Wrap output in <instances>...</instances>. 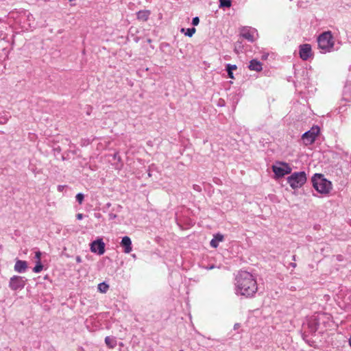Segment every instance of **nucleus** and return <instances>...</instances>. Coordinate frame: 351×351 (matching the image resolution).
I'll use <instances>...</instances> for the list:
<instances>
[{
	"label": "nucleus",
	"instance_id": "nucleus-32",
	"mask_svg": "<svg viewBox=\"0 0 351 351\" xmlns=\"http://www.w3.org/2000/svg\"><path fill=\"white\" fill-rule=\"evenodd\" d=\"M64 188V186L63 185H58V191L60 192H62Z\"/></svg>",
	"mask_w": 351,
	"mask_h": 351
},
{
	"label": "nucleus",
	"instance_id": "nucleus-37",
	"mask_svg": "<svg viewBox=\"0 0 351 351\" xmlns=\"http://www.w3.org/2000/svg\"><path fill=\"white\" fill-rule=\"evenodd\" d=\"M292 259H293V261H295V255L292 256Z\"/></svg>",
	"mask_w": 351,
	"mask_h": 351
},
{
	"label": "nucleus",
	"instance_id": "nucleus-6",
	"mask_svg": "<svg viewBox=\"0 0 351 351\" xmlns=\"http://www.w3.org/2000/svg\"><path fill=\"white\" fill-rule=\"evenodd\" d=\"M272 170L276 177L282 178L287 174H290L292 169L289 164L284 162H279L272 166Z\"/></svg>",
	"mask_w": 351,
	"mask_h": 351
},
{
	"label": "nucleus",
	"instance_id": "nucleus-13",
	"mask_svg": "<svg viewBox=\"0 0 351 351\" xmlns=\"http://www.w3.org/2000/svg\"><path fill=\"white\" fill-rule=\"evenodd\" d=\"M150 14L151 12L148 10H140L136 12V19L140 21L145 22L149 19Z\"/></svg>",
	"mask_w": 351,
	"mask_h": 351
},
{
	"label": "nucleus",
	"instance_id": "nucleus-8",
	"mask_svg": "<svg viewBox=\"0 0 351 351\" xmlns=\"http://www.w3.org/2000/svg\"><path fill=\"white\" fill-rule=\"evenodd\" d=\"M26 280L24 277L14 276L10 280L9 287L14 291L22 289L26 284Z\"/></svg>",
	"mask_w": 351,
	"mask_h": 351
},
{
	"label": "nucleus",
	"instance_id": "nucleus-25",
	"mask_svg": "<svg viewBox=\"0 0 351 351\" xmlns=\"http://www.w3.org/2000/svg\"><path fill=\"white\" fill-rule=\"evenodd\" d=\"M43 269V265H42L40 261H37L36 265L33 268V271L35 273L40 272Z\"/></svg>",
	"mask_w": 351,
	"mask_h": 351
},
{
	"label": "nucleus",
	"instance_id": "nucleus-35",
	"mask_svg": "<svg viewBox=\"0 0 351 351\" xmlns=\"http://www.w3.org/2000/svg\"><path fill=\"white\" fill-rule=\"evenodd\" d=\"M289 265H290L291 267H292L295 268V267H296V263H291L289 264Z\"/></svg>",
	"mask_w": 351,
	"mask_h": 351
},
{
	"label": "nucleus",
	"instance_id": "nucleus-1",
	"mask_svg": "<svg viewBox=\"0 0 351 351\" xmlns=\"http://www.w3.org/2000/svg\"><path fill=\"white\" fill-rule=\"evenodd\" d=\"M235 293L245 298H250L257 291V282L250 273L241 271L235 278Z\"/></svg>",
	"mask_w": 351,
	"mask_h": 351
},
{
	"label": "nucleus",
	"instance_id": "nucleus-34",
	"mask_svg": "<svg viewBox=\"0 0 351 351\" xmlns=\"http://www.w3.org/2000/svg\"><path fill=\"white\" fill-rule=\"evenodd\" d=\"M239 327H240V324H238V323L235 324L234 326V330L238 329Z\"/></svg>",
	"mask_w": 351,
	"mask_h": 351
},
{
	"label": "nucleus",
	"instance_id": "nucleus-20",
	"mask_svg": "<svg viewBox=\"0 0 351 351\" xmlns=\"http://www.w3.org/2000/svg\"><path fill=\"white\" fill-rule=\"evenodd\" d=\"M10 117L11 115L8 112H3L2 114H0V123H6Z\"/></svg>",
	"mask_w": 351,
	"mask_h": 351
},
{
	"label": "nucleus",
	"instance_id": "nucleus-28",
	"mask_svg": "<svg viewBox=\"0 0 351 351\" xmlns=\"http://www.w3.org/2000/svg\"><path fill=\"white\" fill-rule=\"evenodd\" d=\"M226 105V101L223 99L220 98L217 101V106L223 107Z\"/></svg>",
	"mask_w": 351,
	"mask_h": 351
},
{
	"label": "nucleus",
	"instance_id": "nucleus-12",
	"mask_svg": "<svg viewBox=\"0 0 351 351\" xmlns=\"http://www.w3.org/2000/svg\"><path fill=\"white\" fill-rule=\"evenodd\" d=\"M121 245L124 248V252L129 254L132 252V241L128 236H125L122 238Z\"/></svg>",
	"mask_w": 351,
	"mask_h": 351
},
{
	"label": "nucleus",
	"instance_id": "nucleus-14",
	"mask_svg": "<svg viewBox=\"0 0 351 351\" xmlns=\"http://www.w3.org/2000/svg\"><path fill=\"white\" fill-rule=\"evenodd\" d=\"M27 267V263L25 261L17 260L14 265V270L19 273H23Z\"/></svg>",
	"mask_w": 351,
	"mask_h": 351
},
{
	"label": "nucleus",
	"instance_id": "nucleus-15",
	"mask_svg": "<svg viewBox=\"0 0 351 351\" xmlns=\"http://www.w3.org/2000/svg\"><path fill=\"white\" fill-rule=\"evenodd\" d=\"M248 68L251 71H261L263 69L262 63L256 59H253L250 62Z\"/></svg>",
	"mask_w": 351,
	"mask_h": 351
},
{
	"label": "nucleus",
	"instance_id": "nucleus-29",
	"mask_svg": "<svg viewBox=\"0 0 351 351\" xmlns=\"http://www.w3.org/2000/svg\"><path fill=\"white\" fill-rule=\"evenodd\" d=\"M41 252L38 251L35 254V258L38 260V261H40Z\"/></svg>",
	"mask_w": 351,
	"mask_h": 351
},
{
	"label": "nucleus",
	"instance_id": "nucleus-2",
	"mask_svg": "<svg viewBox=\"0 0 351 351\" xmlns=\"http://www.w3.org/2000/svg\"><path fill=\"white\" fill-rule=\"evenodd\" d=\"M319 322L315 317H311L302 325V339L311 346H314L315 341L311 340L310 336L315 334L318 329Z\"/></svg>",
	"mask_w": 351,
	"mask_h": 351
},
{
	"label": "nucleus",
	"instance_id": "nucleus-5",
	"mask_svg": "<svg viewBox=\"0 0 351 351\" xmlns=\"http://www.w3.org/2000/svg\"><path fill=\"white\" fill-rule=\"evenodd\" d=\"M306 174L304 171L294 172L287 178V182L293 189L301 188L306 182Z\"/></svg>",
	"mask_w": 351,
	"mask_h": 351
},
{
	"label": "nucleus",
	"instance_id": "nucleus-16",
	"mask_svg": "<svg viewBox=\"0 0 351 351\" xmlns=\"http://www.w3.org/2000/svg\"><path fill=\"white\" fill-rule=\"evenodd\" d=\"M223 240V236L221 234L217 233L213 236V239L210 241V245L212 247L216 248L219 245V242Z\"/></svg>",
	"mask_w": 351,
	"mask_h": 351
},
{
	"label": "nucleus",
	"instance_id": "nucleus-22",
	"mask_svg": "<svg viewBox=\"0 0 351 351\" xmlns=\"http://www.w3.org/2000/svg\"><path fill=\"white\" fill-rule=\"evenodd\" d=\"M195 27L187 28L186 32L184 28L181 29V32H184V34L189 37H191L195 34Z\"/></svg>",
	"mask_w": 351,
	"mask_h": 351
},
{
	"label": "nucleus",
	"instance_id": "nucleus-17",
	"mask_svg": "<svg viewBox=\"0 0 351 351\" xmlns=\"http://www.w3.org/2000/svg\"><path fill=\"white\" fill-rule=\"evenodd\" d=\"M105 343L108 348L112 349L117 346V341L114 337H106L105 338Z\"/></svg>",
	"mask_w": 351,
	"mask_h": 351
},
{
	"label": "nucleus",
	"instance_id": "nucleus-27",
	"mask_svg": "<svg viewBox=\"0 0 351 351\" xmlns=\"http://www.w3.org/2000/svg\"><path fill=\"white\" fill-rule=\"evenodd\" d=\"M199 23V19L197 16L193 17L192 19V25L196 26Z\"/></svg>",
	"mask_w": 351,
	"mask_h": 351
},
{
	"label": "nucleus",
	"instance_id": "nucleus-3",
	"mask_svg": "<svg viewBox=\"0 0 351 351\" xmlns=\"http://www.w3.org/2000/svg\"><path fill=\"white\" fill-rule=\"evenodd\" d=\"M318 47L321 53L330 52L334 48L333 36L330 31L322 33L317 38Z\"/></svg>",
	"mask_w": 351,
	"mask_h": 351
},
{
	"label": "nucleus",
	"instance_id": "nucleus-23",
	"mask_svg": "<svg viewBox=\"0 0 351 351\" xmlns=\"http://www.w3.org/2000/svg\"><path fill=\"white\" fill-rule=\"evenodd\" d=\"M243 49V46L242 45V42L241 41H237L234 44V51L237 53H239L240 52H241Z\"/></svg>",
	"mask_w": 351,
	"mask_h": 351
},
{
	"label": "nucleus",
	"instance_id": "nucleus-7",
	"mask_svg": "<svg viewBox=\"0 0 351 351\" xmlns=\"http://www.w3.org/2000/svg\"><path fill=\"white\" fill-rule=\"evenodd\" d=\"M319 131L320 130L318 126H313L310 130L304 132L302 135V140L305 144L308 145L313 143L315 141Z\"/></svg>",
	"mask_w": 351,
	"mask_h": 351
},
{
	"label": "nucleus",
	"instance_id": "nucleus-10",
	"mask_svg": "<svg viewBox=\"0 0 351 351\" xmlns=\"http://www.w3.org/2000/svg\"><path fill=\"white\" fill-rule=\"evenodd\" d=\"M256 34V30L249 27H242L240 32V36L250 43H253L254 41V36Z\"/></svg>",
	"mask_w": 351,
	"mask_h": 351
},
{
	"label": "nucleus",
	"instance_id": "nucleus-9",
	"mask_svg": "<svg viewBox=\"0 0 351 351\" xmlns=\"http://www.w3.org/2000/svg\"><path fill=\"white\" fill-rule=\"evenodd\" d=\"M90 250L92 252L102 255L105 252V243L102 239H98L93 241L90 245Z\"/></svg>",
	"mask_w": 351,
	"mask_h": 351
},
{
	"label": "nucleus",
	"instance_id": "nucleus-11",
	"mask_svg": "<svg viewBox=\"0 0 351 351\" xmlns=\"http://www.w3.org/2000/svg\"><path fill=\"white\" fill-rule=\"evenodd\" d=\"M300 58L303 60H307L313 55L311 46L309 44L300 45L299 47Z\"/></svg>",
	"mask_w": 351,
	"mask_h": 351
},
{
	"label": "nucleus",
	"instance_id": "nucleus-30",
	"mask_svg": "<svg viewBox=\"0 0 351 351\" xmlns=\"http://www.w3.org/2000/svg\"><path fill=\"white\" fill-rule=\"evenodd\" d=\"M108 217H109V219L112 220L117 217V215L111 213H109Z\"/></svg>",
	"mask_w": 351,
	"mask_h": 351
},
{
	"label": "nucleus",
	"instance_id": "nucleus-36",
	"mask_svg": "<svg viewBox=\"0 0 351 351\" xmlns=\"http://www.w3.org/2000/svg\"><path fill=\"white\" fill-rule=\"evenodd\" d=\"M214 267H214V265H212L211 266H210V267H208V269H213Z\"/></svg>",
	"mask_w": 351,
	"mask_h": 351
},
{
	"label": "nucleus",
	"instance_id": "nucleus-19",
	"mask_svg": "<svg viewBox=\"0 0 351 351\" xmlns=\"http://www.w3.org/2000/svg\"><path fill=\"white\" fill-rule=\"evenodd\" d=\"M237 68V65H235V64H227L226 70L228 73V76L230 78L234 79L232 71L236 70Z\"/></svg>",
	"mask_w": 351,
	"mask_h": 351
},
{
	"label": "nucleus",
	"instance_id": "nucleus-38",
	"mask_svg": "<svg viewBox=\"0 0 351 351\" xmlns=\"http://www.w3.org/2000/svg\"><path fill=\"white\" fill-rule=\"evenodd\" d=\"M148 43H150L151 42V40L150 39H148L147 40Z\"/></svg>",
	"mask_w": 351,
	"mask_h": 351
},
{
	"label": "nucleus",
	"instance_id": "nucleus-31",
	"mask_svg": "<svg viewBox=\"0 0 351 351\" xmlns=\"http://www.w3.org/2000/svg\"><path fill=\"white\" fill-rule=\"evenodd\" d=\"M83 217H84V215L82 213H78L76 215L77 219L79 220L82 219Z\"/></svg>",
	"mask_w": 351,
	"mask_h": 351
},
{
	"label": "nucleus",
	"instance_id": "nucleus-26",
	"mask_svg": "<svg viewBox=\"0 0 351 351\" xmlns=\"http://www.w3.org/2000/svg\"><path fill=\"white\" fill-rule=\"evenodd\" d=\"M75 198H76V201H77L80 204H81L82 203L83 200H84V195H83L82 193H77V194L76 195Z\"/></svg>",
	"mask_w": 351,
	"mask_h": 351
},
{
	"label": "nucleus",
	"instance_id": "nucleus-24",
	"mask_svg": "<svg viewBox=\"0 0 351 351\" xmlns=\"http://www.w3.org/2000/svg\"><path fill=\"white\" fill-rule=\"evenodd\" d=\"M231 5L230 0H219V8H230Z\"/></svg>",
	"mask_w": 351,
	"mask_h": 351
},
{
	"label": "nucleus",
	"instance_id": "nucleus-21",
	"mask_svg": "<svg viewBox=\"0 0 351 351\" xmlns=\"http://www.w3.org/2000/svg\"><path fill=\"white\" fill-rule=\"evenodd\" d=\"M108 289L109 285L105 282H101L98 285V290L102 293H106Z\"/></svg>",
	"mask_w": 351,
	"mask_h": 351
},
{
	"label": "nucleus",
	"instance_id": "nucleus-33",
	"mask_svg": "<svg viewBox=\"0 0 351 351\" xmlns=\"http://www.w3.org/2000/svg\"><path fill=\"white\" fill-rule=\"evenodd\" d=\"M76 262L78 263H82V258L80 256H77L75 258Z\"/></svg>",
	"mask_w": 351,
	"mask_h": 351
},
{
	"label": "nucleus",
	"instance_id": "nucleus-4",
	"mask_svg": "<svg viewBox=\"0 0 351 351\" xmlns=\"http://www.w3.org/2000/svg\"><path fill=\"white\" fill-rule=\"evenodd\" d=\"M315 189L322 194H327L331 189V182L324 178L322 174L315 173L311 178Z\"/></svg>",
	"mask_w": 351,
	"mask_h": 351
},
{
	"label": "nucleus",
	"instance_id": "nucleus-18",
	"mask_svg": "<svg viewBox=\"0 0 351 351\" xmlns=\"http://www.w3.org/2000/svg\"><path fill=\"white\" fill-rule=\"evenodd\" d=\"M351 95V83H347L343 90V99L346 101H349L350 97Z\"/></svg>",
	"mask_w": 351,
	"mask_h": 351
}]
</instances>
